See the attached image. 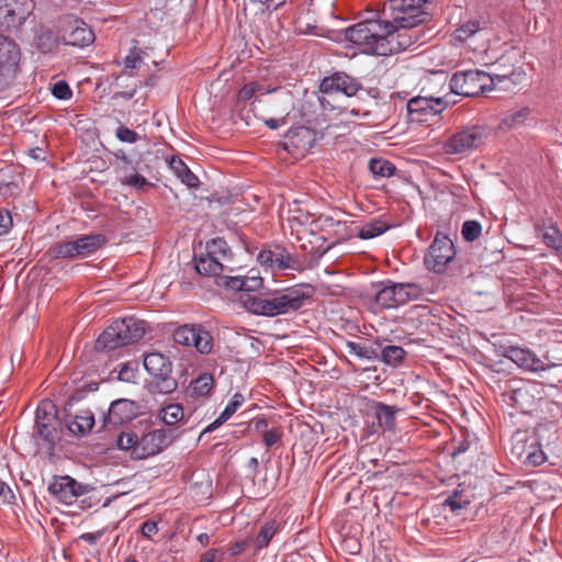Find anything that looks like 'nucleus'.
<instances>
[{
  "label": "nucleus",
  "instance_id": "nucleus-7",
  "mask_svg": "<svg viewBox=\"0 0 562 562\" xmlns=\"http://www.w3.org/2000/svg\"><path fill=\"white\" fill-rule=\"evenodd\" d=\"M422 294L423 290L416 283H391L378 291L374 304L379 308H394L418 300Z\"/></svg>",
  "mask_w": 562,
  "mask_h": 562
},
{
  "label": "nucleus",
  "instance_id": "nucleus-11",
  "mask_svg": "<svg viewBox=\"0 0 562 562\" xmlns=\"http://www.w3.org/2000/svg\"><path fill=\"white\" fill-rule=\"evenodd\" d=\"M144 368L148 374L154 379L160 392H171L176 383L170 379L171 362L162 353L150 352L144 358Z\"/></svg>",
  "mask_w": 562,
  "mask_h": 562
},
{
  "label": "nucleus",
  "instance_id": "nucleus-62",
  "mask_svg": "<svg viewBox=\"0 0 562 562\" xmlns=\"http://www.w3.org/2000/svg\"><path fill=\"white\" fill-rule=\"evenodd\" d=\"M81 538L88 542H93L98 538V536L94 533H85L81 536Z\"/></svg>",
  "mask_w": 562,
  "mask_h": 562
},
{
  "label": "nucleus",
  "instance_id": "nucleus-56",
  "mask_svg": "<svg viewBox=\"0 0 562 562\" xmlns=\"http://www.w3.org/2000/svg\"><path fill=\"white\" fill-rule=\"evenodd\" d=\"M179 177L188 187L198 186V178L188 168Z\"/></svg>",
  "mask_w": 562,
  "mask_h": 562
},
{
  "label": "nucleus",
  "instance_id": "nucleus-58",
  "mask_svg": "<svg viewBox=\"0 0 562 562\" xmlns=\"http://www.w3.org/2000/svg\"><path fill=\"white\" fill-rule=\"evenodd\" d=\"M171 167L178 172L179 176L187 169L181 160L176 159L171 160Z\"/></svg>",
  "mask_w": 562,
  "mask_h": 562
},
{
  "label": "nucleus",
  "instance_id": "nucleus-35",
  "mask_svg": "<svg viewBox=\"0 0 562 562\" xmlns=\"http://www.w3.org/2000/svg\"><path fill=\"white\" fill-rule=\"evenodd\" d=\"M213 385V378L210 374H202L199 378H196L194 381H192L190 385V390L192 394L198 396L206 395Z\"/></svg>",
  "mask_w": 562,
  "mask_h": 562
},
{
  "label": "nucleus",
  "instance_id": "nucleus-53",
  "mask_svg": "<svg viewBox=\"0 0 562 562\" xmlns=\"http://www.w3.org/2000/svg\"><path fill=\"white\" fill-rule=\"evenodd\" d=\"M267 427H268V423L265 418H256V419H252L249 425H248V429L250 431H255V432H263L267 430Z\"/></svg>",
  "mask_w": 562,
  "mask_h": 562
},
{
  "label": "nucleus",
  "instance_id": "nucleus-31",
  "mask_svg": "<svg viewBox=\"0 0 562 562\" xmlns=\"http://www.w3.org/2000/svg\"><path fill=\"white\" fill-rule=\"evenodd\" d=\"M274 91V89L265 88L262 85L258 82H249L246 83L238 92V101H249L251 98H258L266 93H270Z\"/></svg>",
  "mask_w": 562,
  "mask_h": 562
},
{
  "label": "nucleus",
  "instance_id": "nucleus-60",
  "mask_svg": "<svg viewBox=\"0 0 562 562\" xmlns=\"http://www.w3.org/2000/svg\"><path fill=\"white\" fill-rule=\"evenodd\" d=\"M215 553L212 551L206 552L202 558L200 562H214Z\"/></svg>",
  "mask_w": 562,
  "mask_h": 562
},
{
  "label": "nucleus",
  "instance_id": "nucleus-47",
  "mask_svg": "<svg viewBox=\"0 0 562 562\" xmlns=\"http://www.w3.org/2000/svg\"><path fill=\"white\" fill-rule=\"evenodd\" d=\"M283 431L281 428L267 429L263 434V441L267 447H272L281 439Z\"/></svg>",
  "mask_w": 562,
  "mask_h": 562
},
{
  "label": "nucleus",
  "instance_id": "nucleus-1",
  "mask_svg": "<svg viewBox=\"0 0 562 562\" xmlns=\"http://www.w3.org/2000/svg\"><path fill=\"white\" fill-rule=\"evenodd\" d=\"M427 0H389L381 11L369 12L359 23L338 34L339 42H347L361 53L387 56L408 48L412 35L406 29L424 21Z\"/></svg>",
  "mask_w": 562,
  "mask_h": 562
},
{
  "label": "nucleus",
  "instance_id": "nucleus-49",
  "mask_svg": "<svg viewBox=\"0 0 562 562\" xmlns=\"http://www.w3.org/2000/svg\"><path fill=\"white\" fill-rule=\"evenodd\" d=\"M142 59L136 49H132L125 57L124 66L126 69H134L140 64Z\"/></svg>",
  "mask_w": 562,
  "mask_h": 562
},
{
  "label": "nucleus",
  "instance_id": "nucleus-28",
  "mask_svg": "<svg viewBox=\"0 0 562 562\" xmlns=\"http://www.w3.org/2000/svg\"><path fill=\"white\" fill-rule=\"evenodd\" d=\"M243 403L244 396L240 393H235L229 403L224 408V411L221 413V415L207 426L206 431H213L223 423L228 420L235 414V412L243 405Z\"/></svg>",
  "mask_w": 562,
  "mask_h": 562
},
{
  "label": "nucleus",
  "instance_id": "nucleus-16",
  "mask_svg": "<svg viewBox=\"0 0 562 562\" xmlns=\"http://www.w3.org/2000/svg\"><path fill=\"white\" fill-rule=\"evenodd\" d=\"M173 339L179 345L194 346L201 353H209L213 348L211 334L201 326H182L175 331Z\"/></svg>",
  "mask_w": 562,
  "mask_h": 562
},
{
  "label": "nucleus",
  "instance_id": "nucleus-30",
  "mask_svg": "<svg viewBox=\"0 0 562 562\" xmlns=\"http://www.w3.org/2000/svg\"><path fill=\"white\" fill-rule=\"evenodd\" d=\"M374 413L379 424L385 428H392L395 419V408L382 403H374Z\"/></svg>",
  "mask_w": 562,
  "mask_h": 562
},
{
  "label": "nucleus",
  "instance_id": "nucleus-61",
  "mask_svg": "<svg viewBox=\"0 0 562 562\" xmlns=\"http://www.w3.org/2000/svg\"><path fill=\"white\" fill-rule=\"evenodd\" d=\"M166 283H168V280H165V279H160L159 282L155 285V290L157 292V294L159 295H162L164 294V291H160V285H165Z\"/></svg>",
  "mask_w": 562,
  "mask_h": 562
},
{
  "label": "nucleus",
  "instance_id": "nucleus-27",
  "mask_svg": "<svg viewBox=\"0 0 562 562\" xmlns=\"http://www.w3.org/2000/svg\"><path fill=\"white\" fill-rule=\"evenodd\" d=\"M227 286L236 291L252 292L262 286V278L259 276L233 277L227 281Z\"/></svg>",
  "mask_w": 562,
  "mask_h": 562
},
{
  "label": "nucleus",
  "instance_id": "nucleus-29",
  "mask_svg": "<svg viewBox=\"0 0 562 562\" xmlns=\"http://www.w3.org/2000/svg\"><path fill=\"white\" fill-rule=\"evenodd\" d=\"M120 331L116 330L115 324L112 323L98 338L97 348L101 350H112L122 347L119 340Z\"/></svg>",
  "mask_w": 562,
  "mask_h": 562
},
{
  "label": "nucleus",
  "instance_id": "nucleus-4",
  "mask_svg": "<svg viewBox=\"0 0 562 562\" xmlns=\"http://www.w3.org/2000/svg\"><path fill=\"white\" fill-rule=\"evenodd\" d=\"M292 233L302 240V248L311 254L324 252L333 245L326 243L331 235L337 238H347L351 234L345 233L346 225L329 217H319L311 223V226H291Z\"/></svg>",
  "mask_w": 562,
  "mask_h": 562
},
{
  "label": "nucleus",
  "instance_id": "nucleus-55",
  "mask_svg": "<svg viewBox=\"0 0 562 562\" xmlns=\"http://www.w3.org/2000/svg\"><path fill=\"white\" fill-rule=\"evenodd\" d=\"M158 527L155 521H146L142 526V533L147 538H150L151 536L156 535Z\"/></svg>",
  "mask_w": 562,
  "mask_h": 562
},
{
  "label": "nucleus",
  "instance_id": "nucleus-6",
  "mask_svg": "<svg viewBox=\"0 0 562 562\" xmlns=\"http://www.w3.org/2000/svg\"><path fill=\"white\" fill-rule=\"evenodd\" d=\"M492 136V131L485 125H473L449 136L443 143L448 155L468 156L480 149Z\"/></svg>",
  "mask_w": 562,
  "mask_h": 562
},
{
  "label": "nucleus",
  "instance_id": "nucleus-42",
  "mask_svg": "<svg viewBox=\"0 0 562 562\" xmlns=\"http://www.w3.org/2000/svg\"><path fill=\"white\" fill-rule=\"evenodd\" d=\"M347 349L350 353L361 358V359H372L373 351L366 346H362L355 341L347 342Z\"/></svg>",
  "mask_w": 562,
  "mask_h": 562
},
{
  "label": "nucleus",
  "instance_id": "nucleus-44",
  "mask_svg": "<svg viewBox=\"0 0 562 562\" xmlns=\"http://www.w3.org/2000/svg\"><path fill=\"white\" fill-rule=\"evenodd\" d=\"M546 460L547 457L541 449L533 448L525 452V461L531 465L542 464Z\"/></svg>",
  "mask_w": 562,
  "mask_h": 562
},
{
  "label": "nucleus",
  "instance_id": "nucleus-23",
  "mask_svg": "<svg viewBox=\"0 0 562 562\" xmlns=\"http://www.w3.org/2000/svg\"><path fill=\"white\" fill-rule=\"evenodd\" d=\"M258 262L272 270H282L288 268L286 255L284 250L281 248L271 249H262L257 256Z\"/></svg>",
  "mask_w": 562,
  "mask_h": 562
},
{
  "label": "nucleus",
  "instance_id": "nucleus-9",
  "mask_svg": "<svg viewBox=\"0 0 562 562\" xmlns=\"http://www.w3.org/2000/svg\"><path fill=\"white\" fill-rule=\"evenodd\" d=\"M457 103L456 99H449V95H418L411 99L407 103L408 115L412 121H423L425 116L437 115L448 105Z\"/></svg>",
  "mask_w": 562,
  "mask_h": 562
},
{
  "label": "nucleus",
  "instance_id": "nucleus-3",
  "mask_svg": "<svg viewBox=\"0 0 562 562\" xmlns=\"http://www.w3.org/2000/svg\"><path fill=\"white\" fill-rule=\"evenodd\" d=\"M456 36L460 41L469 42V46L472 50L485 63H495L507 56L506 59L509 65L504 64L496 71L510 69L512 64L522 68L513 47L503 41L485 23L482 24L477 20L468 21L457 30Z\"/></svg>",
  "mask_w": 562,
  "mask_h": 562
},
{
  "label": "nucleus",
  "instance_id": "nucleus-39",
  "mask_svg": "<svg viewBox=\"0 0 562 562\" xmlns=\"http://www.w3.org/2000/svg\"><path fill=\"white\" fill-rule=\"evenodd\" d=\"M138 443V436L133 431H123L117 438V447L121 450H126L131 452L133 457V450Z\"/></svg>",
  "mask_w": 562,
  "mask_h": 562
},
{
  "label": "nucleus",
  "instance_id": "nucleus-15",
  "mask_svg": "<svg viewBox=\"0 0 562 562\" xmlns=\"http://www.w3.org/2000/svg\"><path fill=\"white\" fill-rule=\"evenodd\" d=\"M103 244L102 235H87L72 241L61 243L53 251L56 257H86L97 251Z\"/></svg>",
  "mask_w": 562,
  "mask_h": 562
},
{
  "label": "nucleus",
  "instance_id": "nucleus-33",
  "mask_svg": "<svg viewBox=\"0 0 562 562\" xmlns=\"http://www.w3.org/2000/svg\"><path fill=\"white\" fill-rule=\"evenodd\" d=\"M161 420L167 425H175L184 417V411L179 404H169L160 411Z\"/></svg>",
  "mask_w": 562,
  "mask_h": 562
},
{
  "label": "nucleus",
  "instance_id": "nucleus-17",
  "mask_svg": "<svg viewBox=\"0 0 562 562\" xmlns=\"http://www.w3.org/2000/svg\"><path fill=\"white\" fill-rule=\"evenodd\" d=\"M63 40L68 45L85 47L94 42V34L83 21L68 19L63 24Z\"/></svg>",
  "mask_w": 562,
  "mask_h": 562
},
{
  "label": "nucleus",
  "instance_id": "nucleus-12",
  "mask_svg": "<svg viewBox=\"0 0 562 562\" xmlns=\"http://www.w3.org/2000/svg\"><path fill=\"white\" fill-rule=\"evenodd\" d=\"M175 436L172 431L156 429L138 437V443L133 450V458L143 460L158 454L172 443Z\"/></svg>",
  "mask_w": 562,
  "mask_h": 562
},
{
  "label": "nucleus",
  "instance_id": "nucleus-51",
  "mask_svg": "<svg viewBox=\"0 0 562 562\" xmlns=\"http://www.w3.org/2000/svg\"><path fill=\"white\" fill-rule=\"evenodd\" d=\"M12 225V217L5 210L0 209V235L5 234Z\"/></svg>",
  "mask_w": 562,
  "mask_h": 562
},
{
  "label": "nucleus",
  "instance_id": "nucleus-14",
  "mask_svg": "<svg viewBox=\"0 0 562 562\" xmlns=\"http://www.w3.org/2000/svg\"><path fill=\"white\" fill-rule=\"evenodd\" d=\"M454 255L452 240L446 235L438 234L425 257V265L429 270L441 272L454 258Z\"/></svg>",
  "mask_w": 562,
  "mask_h": 562
},
{
  "label": "nucleus",
  "instance_id": "nucleus-24",
  "mask_svg": "<svg viewBox=\"0 0 562 562\" xmlns=\"http://www.w3.org/2000/svg\"><path fill=\"white\" fill-rule=\"evenodd\" d=\"M530 116V109L528 106H520L512 109L502 119L499 128L502 130H514L521 127L526 124Z\"/></svg>",
  "mask_w": 562,
  "mask_h": 562
},
{
  "label": "nucleus",
  "instance_id": "nucleus-8",
  "mask_svg": "<svg viewBox=\"0 0 562 562\" xmlns=\"http://www.w3.org/2000/svg\"><path fill=\"white\" fill-rule=\"evenodd\" d=\"M21 50L18 44L0 35V88L10 86L20 71Z\"/></svg>",
  "mask_w": 562,
  "mask_h": 562
},
{
  "label": "nucleus",
  "instance_id": "nucleus-57",
  "mask_svg": "<svg viewBox=\"0 0 562 562\" xmlns=\"http://www.w3.org/2000/svg\"><path fill=\"white\" fill-rule=\"evenodd\" d=\"M266 125L271 130H277L285 125V116L280 115L278 117H271L265 121Z\"/></svg>",
  "mask_w": 562,
  "mask_h": 562
},
{
  "label": "nucleus",
  "instance_id": "nucleus-46",
  "mask_svg": "<svg viewBox=\"0 0 562 562\" xmlns=\"http://www.w3.org/2000/svg\"><path fill=\"white\" fill-rule=\"evenodd\" d=\"M54 97L60 100H68L71 97V90L65 81H58L52 87Z\"/></svg>",
  "mask_w": 562,
  "mask_h": 562
},
{
  "label": "nucleus",
  "instance_id": "nucleus-19",
  "mask_svg": "<svg viewBox=\"0 0 562 562\" xmlns=\"http://www.w3.org/2000/svg\"><path fill=\"white\" fill-rule=\"evenodd\" d=\"M505 357L515 362L519 368L527 371H544L551 368L540 359L532 350L521 347H508L505 351Z\"/></svg>",
  "mask_w": 562,
  "mask_h": 562
},
{
  "label": "nucleus",
  "instance_id": "nucleus-40",
  "mask_svg": "<svg viewBox=\"0 0 562 562\" xmlns=\"http://www.w3.org/2000/svg\"><path fill=\"white\" fill-rule=\"evenodd\" d=\"M137 362H127L119 371V379L123 382L135 383L137 380Z\"/></svg>",
  "mask_w": 562,
  "mask_h": 562
},
{
  "label": "nucleus",
  "instance_id": "nucleus-36",
  "mask_svg": "<svg viewBox=\"0 0 562 562\" xmlns=\"http://www.w3.org/2000/svg\"><path fill=\"white\" fill-rule=\"evenodd\" d=\"M277 531L278 525L276 524V521L266 522L256 539V548L261 549L267 547L271 539L273 538V536L277 533Z\"/></svg>",
  "mask_w": 562,
  "mask_h": 562
},
{
  "label": "nucleus",
  "instance_id": "nucleus-52",
  "mask_svg": "<svg viewBox=\"0 0 562 562\" xmlns=\"http://www.w3.org/2000/svg\"><path fill=\"white\" fill-rule=\"evenodd\" d=\"M467 504L468 502L459 499L458 495L449 497L445 502V506H448L453 513H457L458 510L462 509Z\"/></svg>",
  "mask_w": 562,
  "mask_h": 562
},
{
  "label": "nucleus",
  "instance_id": "nucleus-59",
  "mask_svg": "<svg viewBox=\"0 0 562 562\" xmlns=\"http://www.w3.org/2000/svg\"><path fill=\"white\" fill-rule=\"evenodd\" d=\"M30 155L35 160L44 159L43 150L40 148L31 149Z\"/></svg>",
  "mask_w": 562,
  "mask_h": 562
},
{
  "label": "nucleus",
  "instance_id": "nucleus-32",
  "mask_svg": "<svg viewBox=\"0 0 562 562\" xmlns=\"http://www.w3.org/2000/svg\"><path fill=\"white\" fill-rule=\"evenodd\" d=\"M389 226L382 221H373L362 225L360 228L356 227L357 234L362 239H371L380 236L386 232Z\"/></svg>",
  "mask_w": 562,
  "mask_h": 562
},
{
  "label": "nucleus",
  "instance_id": "nucleus-34",
  "mask_svg": "<svg viewBox=\"0 0 562 562\" xmlns=\"http://www.w3.org/2000/svg\"><path fill=\"white\" fill-rule=\"evenodd\" d=\"M369 169L375 177L387 178L394 173L395 167L389 160L372 158L369 162Z\"/></svg>",
  "mask_w": 562,
  "mask_h": 562
},
{
  "label": "nucleus",
  "instance_id": "nucleus-2",
  "mask_svg": "<svg viewBox=\"0 0 562 562\" xmlns=\"http://www.w3.org/2000/svg\"><path fill=\"white\" fill-rule=\"evenodd\" d=\"M526 78V72L520 66L512 64L510 69L486 74L479 70H468L454 74L450 80L449 99L456 97H473L487 90H510L520 85Z\"/></svg>",
  "mask_w": 562,
  "mask_h": 562
},
{
  "label": "nucleus",
  "instance_id": "nucleus-22",
  "mask_svg": "<svg viewBox=\"0 0 562 562\" xmlns=\"http://www.w3.org/2000/svg\"><path fill=\"white\" fill-rule=\"evenodd\" d=\"M137 414V406L130 400H117L109 408L108 420L113 425H120L132 420Z\"/></svg>",
  "mask_w": 562,
  "mask_h": 562
},
{
  "label": "nucleus",
  "instance_id": "nucleus-25",
  "mask_svg": "<svg viewBox=\"0 0 562 562\" xmlns=\"http://www.w3.org/2000/svg\"><path fill=\"white\" fill-rule=\"evenodd\" d=\"M94 425V416L89 411L77 414L69 423V430L76 436L88 435Z\"/></svg>",
  "mask_w": 562,
  "mask_h": 562
},
{
  "label": "nucleus",
  "instance_id": "nucleus-18",
  "mask_svg": "<svg viewBox=\"0 0 562 562\" xmlns=\"http://www.w3.org/2000/svg\"><path fill=\"white\" fill-rule=\"evenodd\" d=\"M49 492L63 504H72L86 491V487L70 476H58L49 484Z\"/></svg>",
  "mask_w": 562,
  "mask_h": 562
},
{
  "label": "nucleus",
  "instance_id": "nucleus-41",
  "mask_svg": "<svg viewBox=\"0 0 562 562\" xmlns=\"http://www.w3.org/2000/svg\"><path fill=\"white\" fill-rule=\"evenodd\" d=\"M481 225L475 221H467L462 227V235L467 240H474L481 234Z\"/></svg>",
  "mask_w": 562,
  "mask_h": 562
},
{
  "label": "nucleus",
  "instance_id": "nucleus-20",
  "mask_svg": "<svg viewBox=\"0 0 562 562\" xmlns=\"http://www.w3.org/2000/svg\"><path fill=\"white\" fill-rule=\"evenodd\" d=\"M323 93H344L348 97L355 95L358 91L356 81L345 74H336L325 78L319 87Z\"/></svg>",
  "mask_w": 562,
  "mask_h": 562
},
{
  "label": "nucleus",
  "instance_id": "nucleus-63",
  "mask_svg": "<svg viewBox=\"0 0 562 562\" xmlns=\"http://www.w3.org/2000/svg\"><path fill=\"white\" fill-rule=\"evenodd\" d=\"M434 80H435L436 82H438V83H442V82H445V81H446V77H445V75H442V74H441V75H437V76H435V77H434Z\"/></svg>",
  "mask_w": 562,
  "mask_h": 562
},
{
  "label": "nucleus",
  "instance_id": "nucleus-38",
  "mask_svg": "<svg viewBox=\"0 0 562 562\" xmlns=\"http://www.w3.org/2000/svg\"><path fill=\"white\" fill-rule=\"evenodd\" d=\"M206 252L213 257H220V261L227 256L228 247L224 239L214 238L206 244Z\"/></svg>",
  "mask_w": 562,
  "mask_h": 562
},
{
  "label": "nucleus",
  "instance_id": "nucleus-48",
  "mask_svg": "<svg viewBox=\"0 0 562 562\" xmlns=\"http://www.w3.org/2000/svg\"><path fill=\"white\" fill-rule=\"evenodd\" d=\"M116 137L121 140V142H124V143H130V144H133L137 140V134L125 127V126H120L116 131Z\"/></svg>",
  "mask_w": 562,
  "mask_h": 562
},
{
  "label": "nucleus",
  "instance_id": "nucleus-43",
  "mask_svg": "<svg viewBox=\"0 0 562 562\" xmlns=\"http://www.w3.org/2000/svg\"><path fill=\"white\" fill-rule=\"evenodd\" d=\"M122 183L137 190H142L149 184L147 179L138 173H132L123 177Z\"/></svg>",
  "mask_w": 562,
  "mask_h": 562
},
{
  "label": "nucleus",
  "instance_id": "nucleus-13",
  "mask_svg": "<svg viewBox=\"0 0 562 562\" xmlns=\"http://www.w3.org/2000/svg\"><path fill=\"white\" fill-rule=\"evenodd\" d=\"M34 8V0H0V23L8 29H18L30 18Z\"/></svg>",
  "mask_w": 562,
  "mask_h": 562
},
{
  "label": "nucleus",
  "instance_id": "nucleus-5",
  "mask_svg": "<svg viewBox=\"0 0 562 562\" xmlns=\"http://www.w3.org/2000/svg\"><path fill=\"white\" fill-rule=\"evenodd\" d=\"M307 295L300 289L279 292L272 297L248 296L244 300L246 308L257 315L277 316L303 306Z\"/></svg>",
  "mask_w": 562,
  "mask_h": 562
},
{
  "label": "nucleus",
  "instance_id": "nucleus-26",
  "mask_svg": "<svg viewBox=\"0 0 562 562\" xmlns=\"http://www.w3.org/2000/svg\"><path fill=\"white\" fill-rule=\"evenodd\" d=\"M195 269L200 274L212 276L221 273L223 266L220 261V257H213L205 252L195 259Z\"/></svg>",
  "mask_w": 562,
  "mask_h": 562
},
{
  "label": "nucleus",
  "instance_id": "nucleus-50",
  "mask_svg": "<svg viewBox=\"0 0 562 562\" xmlns=\"http://www.w3.org/2000/svg\"><path fill=\"white\" fill-rule=\"evenodd\" d=\"M0 499L4 503H11L14 499L13 490L2 480H0Z\"/></svg>",
  "mask_w": 562,
  "mask_h": 562
},
{
  "label": "nucleus",
  "instance_id": "nucleus-64",
  "mask_svg": "<svg viewBox=\"0 0 562 562\" xmlns=\"http://www.w3.org/2000/svg\"><path fill=\"white\" fill-rule=\"evenodd\" d=\"M199 541L203 544L207 541L209 537L205 533H201L199 537H198Z\"/></svg>",
  "mask_w": 562,
  "mask_h": 562
},
{
  "label": "nucleus",
  "instance_id": "nucleus-10",
  "mask_svg": "<svg viewBox=\"0 0 562 562\" xmlns=\"http://www.w3.org/2000/svg\"><path fill=\"white\" fill-rule=\"evenodd\" d=\"M35 429L38 437L53 446L60 437V424L56 409L49 401H44L36 409Z\"/></svg>",
  "mask_w": 562,
  "mask_h": 562
},
{
  "label": "nucleus",
  "instance_id": "nucleus-37",
  "mask_svg": "<svg viewBox=\"0 0 562 562\" xmlns=\"http://www.w3.org/2000/svg\"><path fill=\"white\" fill-rule=\"evenodd\" d=\"M405 356V351L398 346H386L382 350V360L391 366H397Z\"/></svg>",
  "mask_w": 562,
  "mask_h": 562
},
{
  "label": "nucleus",
  "instance_id": "nucleus-54",
  "mask_svg": "<svg viewBox=\"0 0 562 562\" xmlns=\"http://www.w3.org/2000/svg\"><path fill=\"white\" fill-rule=\"evenodd\" d=\"M280 99L282 103L281 114H289L293 108V98L288 92H283Z\"/></svg>",
  "mask_w": 562,
  "mask_h": 562
},
{
  "label": "nucleus",
  "instance_id": "nucleus-21",
  "mask_svg": "<svg viewBox=\"0 0 562 562\" xmlns=\"http://www.w3.org/2000/svg\"><path fill=\"white\" fill-rule=\"evenodd\" d=\"M116 330L120 331L119 340L123 346L139 340L145 334L144 322L133 317L114 322Z\"/></svg>",
  "mask_w": 562,
  "mask_h": 562
},
{
  "label": "nucleus",
  "instance_id": "nucleus-45",
  "mask_svg": "<svg viewBox=\"0 0 562 562\" xmlns=\"http://www.w3.org/2000/svg\"><path fill=\"white\" fill-rule=\"evenodd\" d=\"M543 239L547 245L553 247L562 254V236L558 231L552 229L551 232H547L543 236Z\"/></svg>",
  "mask_w": 562,
  "mask_h": 562
}]
</instances>
